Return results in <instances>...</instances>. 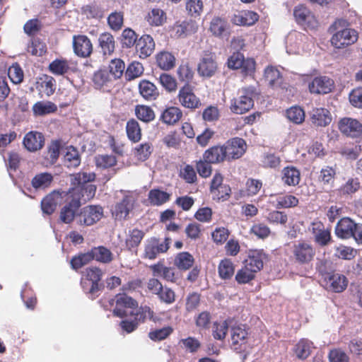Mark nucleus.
<instances>
[{
	"instance_id": "obj_1",
	"label": "nucleus",
	"mask_w": 362,
	"mask_h": 362,
	"mask_svg": "<svg viewBox=\"0 0 362 362\" xmlns=\"http://www.w3.org/2000/svg\"><path fill=\"white\" fill-rule=\"evenodd\" d=\"M95 174L94 173H77L71 181L72 187L69 189L73 192L78 189V194L83 198V202L92 199L96 192V186L90 182L94 181Z\"/></svg>"
},
{
	"instance_id": "obj_2",
	"label": "nucleus",
	"mask_w": 362,
	"mask_h": 362,
	"mask_svg": "<svg viewBox=\"0 0 362 362\" xmlns=\"http://www.w3.org/2000/svg\"><path fill=\"white\" fill-rule=\"evenodd\" d=\"M99 303L106 310L109 309V307H112L115 303V307L112 311L113 315L121 318L127 316L128 314L126 309H135L138 307V302L126 293H118L115 296V298L103 297L100 300Z\"/></svg>"
},
{
	"instance_id": "obj_3",
	"label": "nucleus",
	"mask_w": 362,
	"mask_h": 362,
	"mask_svg": "<svg viewBox=\"0 0 362 362\" xmlns=\"http://www.w3.org/2000/svg\"><path fill=\"white\" fill-rule=\"evenodd\" d=\"M316 255L314 245L307 240H299L294 243L291 249V260L299 266L311 264Z\"/></svg>"
},
{
	"instance_id": "obj_4",
	"label": "nucleus",
	"mask_w": 362,
	"mask_h": 362,
	"mask_svg": "<svg viewBox=\"0 0 362 362\" xmlns=\"http://www.w3.org/2000/svg\"><path fill=\"white\" fill-rule=\"evenodd\" d=\"M103 277V272L98 267H89L82 272L81 286L83 291L88 295V298L94 300L98 297L100 290L99 285Z\"/></svg>"
},
{
	"instance_id": "obj_5",
	"label": "nucleus",
	"mask_w": 362,
	"mask_h": 362,
	"mask_svg": "<svg viewBox=\"0 0 362 362\" xmlns=\"http://www.w3.org/2000/svg\"><path fill=\"white\" fill-rule=\"evenodd\" d=\"M64 200V204L60 209L59 219L64 223L69 224L74 221L83 198L78 195V189L73 192L68 190Z\"/></svg>"
},
{
	"instance_id": "obj_6",
	"label": "nucleus",
	"mask_w": 362,
	"mask_h": 362,
	"mask_svg": "<svg viewBox=\"0 0 362 362\" xmlns=\"http://www.w3.org/2000/svg\"><path fill=\"white\" fill-rule=\"evenodd\" d=\"M334 232L341 239L353 238L357 243H362V224L355 223L349 217H343L337 222Z\"/></svg>"
},
{
	"instance_id": "obj_7",
	"label": "nucleus",
	"mask_w": 362,
	"mask_h": 362,
	"mask_svg": "<svg viewBox=\"0 0 362 362\" xmlns=\"http://www.w3.org/2000/svg\"><path fill=\"white\" fill-rule=\"evenodd\" d=\"M254 93L248 88H242L237 95L230 100V110L237 115L244 114L250 110L254 106Z\"/></svg>"
},
{
	"instance_id": "obj_8",
	"label": "nucleus",
	"mask_w": 362,
	"mask_h": 362,
	"mask_svg": "<svg viewBox=\"0 0 362 362\" xmlns=\"http://www.w3.org/2000/svg\"><path fill=\"white\" fill-rule=\"evenodd\" d=\"M320 274L322 276L325 288L332 292L341 293L348 286V279L341 274L335 271L327 272L320 269Z\"/></svg>"
},
{
	"instance_id": "obj_9",
	"label": "nucleus",
	"mask_w": 362,
	"mask_h": 362,
	"mask_svg": "<svg viewBox=\"0 0 362 362\" xmlns=\"http://www.w3.org/2000/svg\"><path fill=\"white\" fill-rule=\"evenodd\" d=\"M256 62L252 58L245 59L240 52H233L228 59L227 66L230 69H240L244 76L255 73Z\"/></svg>"
},
{
	"instance_id": "obj_10",
	"label": "nucleus",
	"mask_w": 362,
	"mask_h": 362,
	"mask_svg": "<svg viewBox=\"0 0 362 362\" xmlns=\"http://www.w3.org/2000/svg\"><path fill=\"white\" fill-rule=\"evenodd\" d=\"M231 348L236 353L243 354L251 348L249 344V329L245 326L233 327L230 331Z\"/></svg>"
},
{
	"instance_id": "obj_11",
	"label": "nucleus",
	"mask_w": 362,
	"mask_h": 362,
	"mask_svg": "<svg viewBox=\"0 0 362 362\" xmlns=\"http://www.w3.org/2000/svg\"><path fill=\"white\" fill-rule=\"evenodd\" d=\"M218 70L216 55L214 52L206 50L199 59L197 65V73L199 76L210 78L216 75Z\"/></svg>"
},
{
	"instance_id": "obj_12",
	"label": "nucleus",
	"mask_w": 362,
	"mask_h": 362,
	"mask_svg": "<svg viewBox=\"0 0 362 362\" xmlns=\"http://www.w3.org/2000/svg\"><path fill=\"white\" fill-rule=\"evenodd\" d=\"M210 193L214 200L224 202L228 200L231 194V188L228 184L223 183V176L220 173H216L210 183Z\"/></svg>"
},
{
	"instance_id": "obj_13",
	"label": "nucleus",
	"mask_w": 362,
	"mask_h": 362,
	"mask_svg": "<svg viewBox=\"0 0 362 362\" xmlns=\"http://www.w3.org/2000/svg\"><path fill=\"white\" fill-rule=\"evenodd\" d=\"M194 87L191 84H184L180 89L177 99L185 108L195 110L201 107L202 103L194 91Z\"/></svg>"
},
{
	"instance_id": "obj_14",
	"label": "nucleus",
	"mask_w": 362,
	"mask_h": 362,
	"mask_svg": "<svg viewBox=\"0 0 362 362\" xmlns=\"http://www.w3.org/2000/svg\"><path fill=\"white\" fill-rule=\"evenodd\" d=\"M170 239L166 238L160 242L157 238L153 237L146 240L144 247V258L155 259L160 254L166 252L169 249Z\"/></svg>"
},
{
	"instance_id": "obj_15",
	"label": "nucleus",
	"mask_w": 362,
	"mask_h": 362,
	"mask_svg": "<svg viewBox=\"0 0 362 362\" xmlns=\"http://www.w3.org/2000/svg\"><path fill=\"white\" fill-rule=\"evenodd\" d=\"M103 216V209L99 205H88L81 209L78 214L80 225L90 226L98 222Z\"/></svg>"
},
{
	"instance_id": "obj_16",
	"label": "nucleus",
	"mask_w": 362,
	"mask_h": 362,
	"mask_svg": "<svg viewBox=\"0 0 362 362\" xmlns=\"http://www.w3.org/2000/svg\"><path fill=\"white\" fill-rule=\"evenodd\" d=\"M358 40V33L351 28H345L337 31L331 38L332 45L337 49L346 47Z\"/></svg>"
},
{
	"instance_id": "obj_17",
	"label": "nucleus",
	"mask_w": 362,
	"mask_h": 362,
	"mask_svg": "<svg viewBox=\"0 0 362 362\" xmlns=\"http://www.w3.org/2000/svg\"><path fill=\"white\" fill-rule=\"evenodd\" d=\"M67 192L62 190H53L47 194L41 201V209L47 215H52L57 206L64 199Z\"/></svg>"
},
{
	"instance_id": "obj_18",
	"label": "nucleus",
	"mask_w": 362,
	"mask_h": 362,
	"mask_svg": "<svg viewBox=\"0 0 362 362\" xmlns=\"http://www.w3.org/2000/svg\"><path fill=\"white\" fill-rule=\"evenodd\" d=\"M223 145L226 149L227 161L228 162L241 158L247 149L245 141L240 137L232 138Z\"/></svg>"
},
{
	"instance_id": "obj_19",
	"label": "nucleus",
	"mask_w": 362,
	"mask_h": 362,
	"mask_svg": "<svg viewBox=\"0 0 362 362\" xmlns=\"http://www.w3.org/2000/svg\"><path fill=\"white\" fill-rule=\"evenodd\" d=\"M340 132L347 137L359 138L362 136V124L351 117H343L338 122Z\"/></svg>"
},
{
	"instance_id": "obj_20",
	"label": "nucleus",
	"mask_w": 362,
	"mask_h": 362,
	"mask_svg": "<svg viewBox=\"0 0 362 362\" xmlns=\"http://www.w3.org/2000/svg\"><path fill=\"white\" fill-rule=\"evenodd\" d=\"M310 231L315 243L321 247L327 245L332 241L331 229L326 228L320 221H315L311 223Z\"/></svg>"
},
{
	"instance_id": "obj_21",
	"label": "nucleus",
	"mask_w": 362,
	"mask_h": 362,
	"mask_svg": "<svg viewBox=\"0 0 362 362\" xmlns=\"http://www.w3.org/2000/svg\"><path fill=\"white\" fill-rule=\"evenodd\" d=\"M73 49L76 55L86 58L93 52V45L90 40L85 35L73 36Z\"/></svg>"
},
{
	"instance_id": "obj_22",
	"label": "nucleus",
	"mask_w": 362,
	"mask_h": 362,
	"mask_svg": "<svg viewBox=\"0 0 362 362\" xmlns=\"http://www.w3.org/2000/svg\"><path fill=\"white\" fill-rule=\"evenodd\" d=\"M115 79L106 70H99L93 74V83L96 89L110 93L115 87Z\"/></svg>"
},
{
	"instance_id": "obj_23",
	"label": "nucleus",
	"mask_w": 362,
	"mask_h": 362,
	"mask_svg": "<svg viewBox=\"0 0 362 362\" xmlns=\"http://www.w3.org/2000/svg\"><path fill=\"white\" fill-rule=\"evenodd\" d=\"M156 44L151 35L144 34L137 40L135 45L136 53L140 59H146L154 52Z\"/></svg>"
},
{
	"instance_id": "obj_24",
	"label": "nucleus",
	"mask_w": 362,
	"mask_h": 362,
	"mask_svg": "<svg viewBox=\"0 0 362 362\" xmlns=\"http://www.w3.org/2000/svg\"><path fill=\"white\" fill-rule=\"evenodd\" d=\"M334 86L332 79L327 76L315 77L308 85L311 93L327 94L332 91Z\"/></svg>"
},
{
	"instance_id": "obj_25",
	"label": "nucleus",
	"mask_w": 362,
	"mask_h": 362,
	"mask_svg": "<svg viewBox=\"0 0 362 362\" xmlns=\"http://www.w3.org/2000/svg\"><path fill=\"white\" fill-rule=\"evenodd\" d=\"M134 204V197L127 194L122 199L117 202L112 210V216L115 219H125L129 215L130 211L133 209Z\"/></svg>"
},
{
	"instance_id": "obj_26",
	"label": "nucleus",
	"mask_w": 362,
	"mask_h": 362,
	"mask_svg": "<svg viewBox=\"0 0 362 362\" xmlns=\"http://www.w3.org/2000/svg\"><path fill=\"white\" fill-rule=\"evenodd\" d=\"M23 144L28 151L35 152L40 150L44 146V135L35 131L29 132L25 135Z\"/></svg>"
},
{
	"instance_id": "obj_27",
	"label": "nucleus",
	"mask_w": 362,
	"mask_h": 362,
	"mask_svg": "<svg viewBox=\"0 0 362 362\" xmlns=\"http://www.w3.org/2000/svg\"><path fill=\"white\" fill-rule=\"evenodd\" d=\"M264 258L265 254L263 250H250L247 259L245 261L244 267H246V269H249V271L255 274L263 268Z\"/></svg>"
},
{
	"instance_id": "obj_28",
	"label": "nucleus",
	"mask_w": 362,
	"mask_h": 362,
	"mask_svg": "<svg viewBox=\"0 0 362 362\" xmlns=\"http://www.w3.org/2000/svg\"><path fill=\"white\" fill-rule=\"evenodd\" d=\"M310 121L316 127H325L332 122V115L326 108L315 107L310 113Z\"/></svg>"
},
{
	"instance_id": "obj_29",
	"label": "nucleus",
	"mask_w": 362,
	"mask_h": 362,
	"mask_svg": "<svg viewBox=\"0 0 362 362\" xmlns=\"http://www.w3.org/2000/svg\"><path fill=\"white\" fill-rule=\"evenodd\" d=\"M149 268L154 276L161 277L165 281L171 283H175L177 280L175 269L165 267L161 261L151 265Z\"/></svg>"
},
{
	"instance_id": "obj_30",
	"label": "nucleus",
	"mask_w": 362,
	"mask_h": 362,
	"mask_svg": "<svg viewBox=\"0 0 362 362\" xmlns=\"http://www.w3.org/2000/svg\"><path fill=\"white\" fill-rule=\"evenodd\" d=\"M259 15L252 11L244 10L237 14H234L231 22L235 25L251 26L259 20Z\"/></svg>"
},
{
	"instance_id": "obj_31",
	"label": "nucleus",
	"mask_w": 362,
	"mask_h": 362,
	"mask_svg": "<svg viewBox=\"0 0 362 362\" xmlns=\"http://www.w3.org/2000/svg\"><path fill=\"white\" fill-rule=\"evenodd\" d=\"M203 158L212 164H220L227 161L226 149L223 145L213 146L203 153Z\"/></svg>"
},
{
	"instance_id": "obj_32",
	"label": "nucleus",
	"mask_w": 362,
	"mask_h": 362,
	"mask_svg": "<svg viewBox=\"0 0 362 362\" xmlns=\"http://www.w3.org/2000/svg\"><path fill=\"white\" fill-rule=\"evenodd\" d=\"M144 20L151 27H160L166 23L167 14L163 9L153 7L147 12Z\"/></svg>"
},
{
	"instance_id": "obj_33",
	"label": "nucleus",
	"mask_w": 362,
	"mask_h": 362,
	"mask_svg": "<svg viewBox=\"0 0 362 362\" xmlns=\"http://www.w3.org/2000/svg\"><path fill=\"white\" fill-rule=\"evenodd\" d=\"M139 92L142 98L147 101L156 100L160 95L156 86L153 83L145 79L139 82Z\"/></svg>"
},
{
	"instance_id": "obj_34",
	"label": "nucleus",
	"mask_w": 362,
	"mask_h": 362,
	"mask_svg": "<svg viewBox=\"0 0 362 362\" xmlns=\"http://www.w3.org/2000/svg\"><path fill=\"white\" fill-rule=\"evenodd\" d=\"M300 172L294 166H286L281 171V181L284 185L297 186L300 181Z\"/></svg>"
},
{
	"instance_id": "obj_35",
	"label": "nucleus",
	"mask_w": 362,
	"mask_h": 362,
	"mask_svg": "<svg viewBox=\"0 0 362 362\" xmlns=\"http://www.w3.org/2000/svg\"><path fill=\"white\" fill-rule=\"evenodd\" d=\"M156 63L163 71H170L175 66L176 58L171 52L160 51L156 54Z\"/></svg>"
},
{
	"instance_id": "obj_36",
	"label": "nucleus",
	"mask_w": 362,
	"mask_h": 362,
	"mask_svg": "<svg viewBox=\"0 0 362 362\" xmlns=\"http://www.w3.org/2000/svg\"><path fill=\"white\" fill-rule=\"evenodd\" d=\"M36 88L45 95L50 96L55 91V80L51 76L43 74L37 78Z\"/></svg>"
},
{
	"instance_id": "obj_37",
	"label": "nucleus",
	"mask_w": 362,
	"mask_h": 362,
	"mask_svg": "<svg viewBox=\"0 0 362 362\" xmlns=\"http://www.w3.org/2000/svg\"><path fill=\"white\" fill-rule=\"evenodd\" d=\"M170 197V193L159 188H154L148 192L147 200L151 206H160L168 202Z\"/></svg>"
},
{
	"instance_id": "obj_38",
	"label": "nucleus",
	"mask_w": 362,
	"mask_h": 362,
	"mask_svg": "<svg viewBox=\"0 0 362 362\" xmlns=\"http://www.w3.org/2000/svg\"><path fill=\"white\" fill-rule=\"evenodd\" d=\"M314 348L312 341L303 338L295 345L293 352L298 358L305 360L310 356Z\"/></svg>"
},
{
	"instance_id": "obj_39",
	"label": "nucleus",
	"mask_w": 362,
	"mask_h": 362,
	"mask_svg": "<svg viewBox=\"0 0 362 362\" xmlns=\"http://www.w3.org/2000/svg\"><path fill=\"white\" fill-rule=\"evenodd\" d=\"M182 111L180 107L170 106L163 110L160 115V120L168 125H173L180 120Z\"/></svg>"
},
{
	"instance_id": "obj_40",
	"label": "nucleus",
	"mask_w": 362,
	"mask_h": 362,
	"mask_svg": "<svg viewBox=\"0 0 362 362\" xmlns=\"http://www.w3.org/2000/svg\"><path fill=\"white\" fill-rule=\"evenodd\" d=\"M53 182V176L49 173L36 174L31 180L32 187L36 190H45L49 188Z\"/></svg>"
},
{
	"instance_id": "obj_41",
	"label": "nucleus",
	"mask_w": 362,
	"mask_h": 362,
	"mask_svg": "<svg viewBox=\"0 0 362 362\" xmlns=\"http://www.w3.org/2000/svg\"><path fill=\"white\" fill-rule=\"evenodd\" d=\"M126 134L128 139L132 143H138L142 137L141 128L136 119H129L126 124Z\"/></svg>"
},
{
	"instance_id": "obj_42",
	"label": "nucleus",
	"mask_w": 362,
	"mask_h": 362,
	"mask_svg": "<svg viewBox=\"0 0 362 362\" xmlns=\"http://www.w3.org/2000/svg\"><path fill=\"white\" fill-rule=\"evenodd\" d=\"M264 78L272 88L280 87L284 81L280 71L273 66H269L265 69Z\"/></svg>"
},
{
	"instance_id": "obj_43",
	"label": "nucleus",
	"mask_w": 362,
	"mask_h": 362,
	"mask_svg": "<svg viewBox=\"0 0 362 362\" xmlns=\"http://www.w3.org/2000/svg\"><path fill=\"white\" fill-rule=\"evenodd\" d=\"M179 81L184 84H190L194 78V71L188 62L182 61L176 71Z\"/></svg>"
},
{
	"instance_id": "obj_44",
	"label": "nucleus",
	"mask_w": 362,
	"mask_h": 362,
	"mask_svg": "<svg viewBox=\"0 0 362 362\" xmlns=\"http://www.w3.org/2000/svg\"><path fill=\"white\" fill-rule=\"evenodd\" d=\"M153 151V146L151 142L145 141L138 144L132 149V153L138 160L146 161L147 160Z\"/></svg>"
},
{
	"instance_id": "obj_45",
	"label": "nucleus",
	"mask_w": 362,
	"mask_h": 362,
	"mask_svg": "<svg viewBox=\"0 0 362 362\" xmlns=\"http://www.w3.org/2000/svg\"><path fill=\"white\" fill-rule=\"evenodd\" d=\"M91 254L93 260L96 262L109 264L113 260L112 252L105 246H98L91 248Z\"/></svg>"
},
{
	"instance_id": "obj_46",
	"label": "nucleus",
	"mask_w": 362,
	"mask_h": 362,
	"mask_svg": "<svg viewBox=\"0 0 362 362\" xmlns=\"http://www.w3.org/2000/svg\"><path fill=\"white\" fill-rule=\"evenodd\" d=\"M134 114L139 120L144 123H150L156 118L154 110L146 105H136L134 108Z\"/></svg>"
},
{
	"instance_id": "obj_47",
	"label": "nucleus",
	"mask_w": 362,
	"mask_h": 362,
	"mask_svg": "<svg viewBox=\"0 0 362 362\" xmlns=\"http://www.w3.org/2000/svg\"><path fill=\"white\" fill-rule=\"evenodd\" d=\"M218 272L221 279H230L235 273V265L233 261L228 258L221 259L218 266Z\"/></svg>"
},
{
	"instance_id": "obj_48",
	"label": "nucleus",
	"mask_w": 362,
	"mask_h": 362,
	"mask_svg": "<svg viewBox=\"0 0 362 362\" xmlns=\"http://www.w3.org/2000/svg\"><path fill=\"white\" fill-rule=\"evenodd\" d=\"M57 110V105L51 101H38L33 106V112L35 116H44L54 113Z\"/></svg>"
},
{
	"instance_id": "obj_49",
	"label": "nucleus",
	"mask_w": 362,
	"mask_h": 362,
	"mask_svg": "<svg viewBox=\"0 0 362 362\" xmlns=\"http://www.w3.org/2000/svg\"><path fill=\"white\" fill-rule=\"evenodd\" d=\"M144 235V232L138 228L130 230L125 241L127 250L132 251L136 249L143 240Z\"/></svg>"
},
{
	"instance_id": "obj_50",
	"label": "nucleus",
	"mask_w": 362,
	"mask_h": 362,
	"mask_svg": "<svg viewBox=\"0 0 362 362\" xmlns=\"http://www.w3.org/2000/svg\"><path fill=\"white\" fill-rule=\"evenodd\" d=\"M99 45L104 55L113 53L115 48V41L112 35L109 33H102L98 38Z\"/></svg>"
},
{
	"instance_id": "obj_51",
	"label": "nucleus",
	"mask_w": 362,
	"mask_h": 362,
	"mask_svg": "<svg viewBox=\"0 0 362 362\" xmlns=\"http://www.w3.org/2000/svg\"><path fill=\"white\" fill-rule=\"evenodd\" d=\"M49 71L55 76H62L70 70L69 62L65 59H56L48 66Z\"/></svg>"
},
{
	"instance_id": "obj_52",
	"label": "nucleus",
	"mask_w": 362,
	"mask_h": 362,
	"mask_svg": "<svg viewBox=\"0 0 362 362\" xmlns=\"http://www.w3.org/2000/svg\"><path fill=\"white\" fill-rule=\"evenodd\" d=\"M64 164L68 168H76L81 164V156L78 149L73 146L66 148V153L64 156Z\"/></svg>"
},
{
	"instance_id": "obj_53",
	"label": "nucleus",
	"mask_w": 362,
	"mask_h": 362,
	"mask_svg": "<svg viewBox=\"0 0 362 362\" xmlns=\"http://www.w3.org/2000/svg\"><path fill=\"white\" fill-rule=\"evenodd\" d=\"M45 42L38 37H33L28 45L27 51L33 56L42 57L47 53Z\"/></svg>"
},
{
	"instance_id": "obj_54",
	"label": "nucleus",
	"mask_w": 362,
	"mask_h": 362,
	"mask_svg": "<svg viewBox=\"0 0 362 362\" xmlns=\"http://www.w3.org/2000/svg\"><path fill=\"white\" fill-rule=\"evenodd\" d=\"M185 9L189 16L199 18L204 11V2L202 0H185Z\"/></svg>"
},
{
	"instance_id": "obj_55",
	"label": "nucleus",
	"mask_w": 362,
	"mask_h": 362,
	"mask_svg": "<svg viewBox=\"0 0 362 362\" xmlns=\"http://www.w3.org/2000/svg\"><path fill=\"white\" fill-rule=\"evenodd\" d=\"M194 262L193 256L187 252H180L175 258V265L181 270H187Z\"/></svg>"
},
{
	"instance_id": "obj_56",
	"label": "nucleus",
	"mask_w": 362,
	"mask_h": 362,
	"mask_svg": "<svg viewBox=\"0 0 362 362\" xmlns=\"http://www.w3.org/2000/svg\"><path fill=\"white\" fill-rule=\"evenodd\" d=\"M286 118L296 124H302L305 121V111L300 106H292L286 111Z\"/></svg>"
},
{
	"instance_id": "obj_57",
	"label": "nucleus",
	"mask_w": 362,
	"mask_h": 362,
	"mask_svg": "<svg viewBox=\"0 0 362 362\" xmlns=\"http://www.w3.org/2000/svg\"><path fill=\"white\" fill-rule=\"evenodd\" d=\"M158 82L168 93H175L177 90V81L176 78L170 74H160L158 78Z\"/></svg>"
},
{
	"instance_id": "obj_58",
	"label": "nucleus",
	"mask_w": 362,
	"mask_h": 362,
	"mask_svg": "<svg viewBox=\"0 0 362 362\" xmlns=\"http://www.w3.org/2000/svg\"><path fill=\"white\" fill-rule=\"evenodd\" d=\"M93 260V259L90 250L87 252L79 253L78 255L74 256L70 261V264L72 269L77 270L83 267L84 265L88 264Z\"/></svg>"
},
{
	"instance_id": "obj_59",
	"label": "nucleus",
	"mask_w": 362,
	"mask_h": 362,
	"mask_svg": "<svg viewBox=\"0 0 362 362\" xmlns=\"http://www.w3.org/2000/svg\"><path fill=\"white\" fill-rule=\"evenodd\" d=\"M228 28L227 21L220 17H214L212 18L209 30L216 37H221L226 31Z\"/></svg>"
},
{
	"instance_id": "obj_60",
	"label": "nucleus",
	"mask_w": 362,
	"mask_h": 362,
	"mask_svg": "<svg viewBox=\"0 0 362 362\" xmlns=\"http://www.w3.org/2000/svg\"><path fill=\"white\" fill-rule=\"evenodd\" d=\"M95 165L98 168L107 169L117 164V158L115 156L107 154H99L95 157Z\"/></svg>"
},
{
	"instance_id": "obj_61",
	"label": "nucleus",
	"mask_w": 362,
	"mask_h": 362,
	"mask_svg": "<svg viewBox=\"0 0 362 362\" xmlns=\"http://www.w3.org/2000/svg\"><path fill=\"white\" fill-rule=\"evenodd\" d=\"M212 163L208 161L206 158L202 157V159L195 161L196 170L200 177L203 178L209 177L212 173Z\"/></svg>"
},
{
	"instance_id": "obj_62",
	"label": "nucleus",
	"mask_w": 362,
	"mask_h": 362,
	"mask_svg": "<svg viewBox=\"0 0 362 362\" xmlns=\"http://www.w3.org/2000/svg\"><path fill=\"white\" fill-rule=\"evenodd\" d=\"M62 144L60 140L52 141L48 146L46 158L50 164H54L58 160Z\"/></svg>"
},
{
	"instance_id": "obj_63",
	"label": "nucleus",
	"mask_w": 362,
	"mask_h": 362,
	"mask_svg": "<svg viewBox=\"0 0 362 362\" xmlns=\"http://www.w3.org/2000/svg\"><path fill=\"white\" fill-rule=\"evenodd\" d=\"M143 64L139 62H132L127 68L125 77L127 80L131 81L139 77L144 73Z\"/></svg>"
},
{
	"instance_id": "obj_64",
	"label": "nucleus",
	"mask_w": 362,
	"mask_h": 362,
	"mask_svg": "<svg viewBox=\"0 0 362 362\" xmlns=\"http://www.w3.org/2000/svg\"><path fill=\"white\" fill-rule=\"evenodd\" d=\"M299 203L298 199L292 194H285L276 198L277 209H286L296 206Z\"/></svg>"
}]
</instances>
